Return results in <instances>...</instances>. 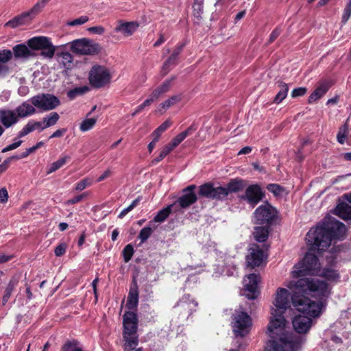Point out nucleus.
<instances>
[{
    "label": "nucleus",
    "mask_w": 351,
    "mask_h": 351,
    "mask_svg": "<svg viewBox=\"0 0 351 351\" xmlns=\"http://www.w3.org/2000/svg\"><path fill=\"white\" fill-rule=\"evenodd\" d=\"M286 286L289 289H293L296 293H305L315 298H292V304L296 310L307 315H298L293 317L292 324L295 331L305 334L311 329L312 317H318L322 313L326 299L330 294V287L327 283L317 279L300 278L297 281H289Z\"/></svg>",
    "instance_id": "obj_1"
},
{
    "label": "nucleus",
    "mask_w": 351,
    "mask_h": 351,
    "mask_svg": "<svg viewBox=\"0 0 351 351\" xmlns=\"http://www.w3.org/2000/svg\"><path fill=\"white\" fill-rule=\"evenodd\" d=\"M293 296L285 288H278L271 308V317L267 326V334L271 338L269 341L273 351H298L302 343L300 337L294 335L288 330L287 322L284 317L285 313L291 307L292 298L296 295L298 298H306L299 294L305 293H296L290 289Z\"/></svg>",
    "instance_id": "obj_2"
},
{
    "label": "nucleus",
    "mask_w": 351,
    "mask_h": 351,
    "mask_svg": "<svg viewBox=\"0 0 351 351\" xmlns=\"http://www.w3.org/2000/svg\"><path fill=\"white\" fill-rule=\"evenodd\" d=\"M346 232V228L343 223L334 221L328 228H311L306 234V241L312 250L324 251L330 246L332 237L341 239Z\"/></svg>",
    "instance_id": "obj_3"
},
{
    "label": "nucleus",
    "mask_w": 351,
    "mask_h": 351,
    "mask_svg": "<svg viewBox=\"0 0 351 351\" xmlns=\"http://www.w3.org/2000/svg\"><path fill=\"white\" fill-rule=\"evenodd\" d=\"M319 269L320 263L317 256L307 252L303 259L294 266L291 276L293 278H300L306 275H317Z\"/></svg>",
    "instance_id": "obj_4"
},
{
    "label": "nucleus",
    "mask_w": 351,
    "mask_h": 351,
    "mask_svg": "<svg viewBox=\"0 0 351 351\" xmlns=\"http://www.w3.org/2000/svg\"><path fill=\"white\" fill-rule=\"evenodd\" d=\"M29 48L34 50H41L40 55L46 59L51 60L53 58L58 50L64 48L65 45L55 46L51 39L46 36H36L27 41Z\"/></svg>",
    "instance_id": "obj_5"
},
{
    "label": "nucleus",
    "mask_w": 351,
    "mask_h": 351,
    "mask_svg": "<svg viewBox=\"0 0 351 351\" xmlns=\"http://www.w3.org/2000/svg\"><path fill=\"white\" fill-rule=\"evenodd\" d=\"M66 45H69L73 53L80 55L93 56L97 54L101 51L99 44L86 38L74 40Z\"/></svg>",
    "instance_id": "obj_6"
},
{
    "label": "nucleus",
    "mask_w": 351,
    "mask_h": 351,
    "mask_svg": "<svg viewBox=\"0 0 351 351\" xmlns=\"http://www.w3.org/2000/svg\"><path fill=\"white\" fill-rule=\"evenodd\" d=\"M232 323L234 334L241 337L250 332L252 326L250 317L246 313L239 311L233 314Z\"/></svg>",
    "instance_id": "obj_7"
},
{
    "label": "nucleus",
    "mask_w": 351,
    "mask_h": 351,
    "mask_svg": "<svg viewBox=\"0 0 351 351\" xmlns=\"http://www.w3.org/2000/svg\"><path fill=\"white\" fill-rule=\"evenodd\" d=\"M29 101L35 108L45 112L55 109L60 105V100L51 94H39L32 97Z\"/></svg>",
    "instance_id": "obj_8"
},
{
    "label": "nucleus",
    "mask_w": 351,
    "mask_h": 351,
    "mask_svg": "<svg viewBox=\"0 0 351 351\" xmlns=\"http://www.w3.org/2000/svg\"><path fill=\"white\" fill-rule=\"evenodd\" d=\"M111 80L109 70L103 66H94L89 73V81L92 86L96 88L104 86Z\"/></svg>",
    "instance_id": "obj_9"
},
{
    "label": "nucleus",
    "mask_w": 351,
    "mask_h": 351,
    "mask_svg": "<svg viewBox=\"0 0 351 351\" xmlns=\"http://www.w3.org/2000/svg\"><path fill=\"white\" fill-rule=\"evenodd\" d=\"M44 6L45 2L37 3L30 10L16 16L6 23L5 25L15 28L19 26L27 25L40 12Z\"/></svg>",
    "instance_id": "obj_10"
},
{
    "label": "nucleus",
    "mask_w": 351,
    "mask_h": 351,
    "mask_svg": "<svg viewBox=\"0 0 351 351\" xmlns=\"http://www.w3.org/2000/svg\"><path fill=\"white\" fill-rule=\"evenodd\" d=\"M199 194L208 199L223 200L228 197L225 186H215L210 182L205 183L199 186Z\"/></svg>",
    "instance_id": "obj_11"
},
{
    "label": "nucleus",
    "mask_w": 351,
    "mask_h": 351,
    "mask_svg": "<svg viewBox=\"0 0 351 351\" xmlns=\"http://www.w3.org/2000/svg\"><path fill=\"white\" fill-rule=\"evenodd\" d=\"M276 215V208L267 203L258 206L254 212L257 223L263 225L270 223L275 219Z\"/></svg>",
    "instance_id": "obj_12"
},
{
    "label": "nucleus",
    "mask_w": 351,
    "mask_h": 351,
    "mask_svg": "<svg viewBox=\"0 0 351 351\" xmlns=\"http://www.w3.org/2000/svg\"><path fill=\"white\" fill-rule=\"evenodd\" d=\"M267 258L265 251L256 244H252L246 256L247 266L250 268L261 266Z\"/></svg>",
    "instance_id": "obj_13"
},
{
    "label": "nucleus",
    "mask_w": 351,
    "mask_h": 351,
    "mask_svg": "<svg viewBox=\"0 0 351 351\" xmlns=\"http://www.w3.org/2000/svg\"><path fill=\"white\" fill-rule=\"evenodd\" d=\"M264 193L258 184L250 185L245 191V193L239 197L240 200L245 201L252 207H254L262 200Z\"/></svg>",
    "instance_id": "obj_14"
},
{
    "label": "nucleus",
    "mask_w": 351,
    "mask_h": 351,
    "mask_svg": "<svg viewBox=\"0 0 351 351\" xmlns=\"http://www.w3.org/2000/svg\"><path fill=\"white\" fill-rule=\"evenodd\" d=\"M260 280L258 275L251 274L243 279V287L247 293L245 294L248 299L253 300L258 295V283Z\"/></svg>",
    "instance_id": "obj_15"
},
{
    "label": "nucleus",
    "mask_w": 351,
    "mask_h": 351,
    "mask_svg": "<svg viewBox=\"0 0 351 351\" xmlns=\"http://www.w3.org/2000/svg\"><path fill=\"white\" fill-rule=\"evenodd\" d=\"M195 185H190L183 190V195L174 203L175 206L178 204L180 207L186 208L197 201V196L194 193Z\"/></svg>",
    "instance_id": "obj_16"
},
{
    "label": "nucleus",
    "mask_w": 351,
    "mask_h": 351,
    "mask_svg": "<svg viewBox=\"0 0 351 351\" xmlns=\"http://www.w3.org/2000/svg\"><path fill=\"white\" fill-rule=\"evenodd\" d=\"M19 119L14 110L10 108H0V123L5 128H9L16 124Z\"/></svg>",
    "instance_id": "obj_17"
},
{
    "label": "nucleus",
    "mask_w": 351,
    "mask_h": 351,
    "mask_svg": "<svg viewBox=\"0 0 351 351\" xmlns=\"http://www.w3.org/2000/svg\"><path fill=\"white\" fill-rule=\"evenodd\" d=\"M137 317L133 312H126L123 316V334H137Z\"/></svg>",
    "instance_id": "obj_18"
},
{
    "label": "nucleus",
    "mask_w": 351,
    "mask_h": 351,
    "mask_svg": "<svg viewBox=\"0 0 351 351\" xmlns=\"http://www.w3.org/2000/svg\"><path fill=\"white\" fill-rule=\"evenodd\" d=\"M139 24L136 21L123 22L119 21L115 31L120 32L124 36L128 37L132 35L138 28Z\"/></svg>",
    "instance_id": "obj_19"
},
{
    "label": "nucleus",
    "mask_w": 351,
    "mask_h": 351,
    "mask_svg": "<svg viewBox=\"0 0 351 351\" xmlns=\"http://www.w3.org/2000/svg\"><path fill=\"white\" fill-rule=\"evenodd\" d=\"M45 129L43 121H35L34 119L29 120L28 122L23 127L18 134L19 138H22L31 132L38 130L41 132Z\"/></svg>",
    "instance_id": "obj_20"
},
{
    "label": "nucleus",
    "mask_w": 351,
    "mask_h": 351,
    "mask_svg": "<svg viewBox=\"0 0 351 351\" xmlns=\"http://www.w3.org/2000/svg\"><path fill=\"white\" fill-rule=\"evenodd\" d=\"M19 119L30 117L36 113V108L30 101H24L18 106L15 110Z\"/></svg>",
    "instance_id": "obj_21"
},
{
    "label": "nucleus",
    "mask_w": 351,
    "mask_h": 351,
    "mask_svg": "<svg viewBox=\"0 0 351 351\" xmlns=\"http://www.w3.org/2000/svg\"><path fill=\"white\" fill-rule=\"evenodd\" d=\"M57 61L64 68L69 69L72 66L73 58L64 48L58 50L56 53Z\"/></svg>",
    "instance_id": "obj_22"
},
{
    "label": "nucleus",
    "mask_w": 351,
    "mask_h": 351,
    "mask_svg": "<svg viewBox=\"0 0 351 351\" xmlns=\"http://www.w3.org/2000/svg\"><path fill=\"white\" fill-rule=\"evenodd\" d=\"M330 85L327 82H322L313 90L308 97V103L313 104L322 98L329 90Z\"/></svg>",
    "instance_id": "obj_23"
},
{
    "label": "nucleus",
    "mask_w": 351,
    "mask_h": 351,
    "mask_svg": "<svg viewBox=\"0 0 351 351\" xmlns=\"http://www.w3.org/2000/svg\"><path fill=\"white\" fill-rule=\"evenodd\" d=\"M174 80L175 77H171L165 80L160 85L153 90L152 92L153 93V97H156L158 99L160 96L169 91L171 88L173 86Z\"/></svg>",
    "instance_id": "obj_24"
},
{
    "label": "nucleus",
    "mask_w": 351,
    "mask_h": 351,
    "mask_svg": "<svg viewBox=\"0 0 351 351\" xmlns=\"http://www.w3.org/2000/svg\"><path fill=\"white\" fill-rule=\"evenodd\" d=\"M334 213L344 220L351 219V206L346 202L338 204Z\"/></svg>",
    "instance_id": "obj_25"
},
{
    "label": "nucleus",
    "mask_w": 351,
    "mask_h": 351,
    "mask_svg": "<svg viewBox=\"0 0 351 351\" xmlns=\"http://www.w3.org/2000/svg\"><path fill=\"white\" fill-rule=\"evenodd\" d=\"M124 339L123 348L125 351H131L136 348L138 343L137 334H123Z\"/></svg>",
    "instance_id": "obj_26"
},
{
    "label": "nucleus",
    "mask_w": 351,
    "mask_h": 351,
    "mask_svg": "<svg viewBox=\"0 0 351 351\" xmlns=\"http://www.w3.org/2000/svg\"><path fill=\"white\" fill-rule=\"evenodd\" d=\"M317 276H322L331 282H337L339 279V273L331 267L320 269Z\"/></svg>",
    "instance_id": "obj_27"
},
{
    "label": "nucleus",
    "mask_w": 351,
    "mask_h": 351,
    "mask_svg": "<svg viewBox=\"0 0 351 351\" xmlns=\"http://www.w3.org/2000/svg\"><path fill=\"white\" fill-rule=\"evenodd\" d=\"M196 128H193V126H190L186 130L178 134L176 137H174L169 144L175 149L177 146H178L189 135L191 134Z\"/></svg>",
    "instance_id": "obj_28"
},
{
    "label": "nucleus",
    "mask_w": 351,
    "mask_h": 351,
    "mask_svg": "<svg viewBox=\"0 0 351 351\" xmlns=\"http://www.w3.org/2000/svg\"><path fill=\"white\" fill-rule=\"evenodd\" d=\"M138 302V293L136 287H132L128 296L126 307L128 309H134L136 307Z\"/></svg>",
    "instance_id": "obj_29"
},
{
    "label": "nucleus",
    "mask_w": 351,
    "mask_h": 351,
    "mask_svg": "<svg viewBox=\"0 0 351 351\" xmlns=\"http://www.w3.org/2000/svg\"><path fill=\"white\" fill-rule=\"evenodd\" d=\"M228 195L231 193H236L244 189V182L241 180L234 179L225 186Z\"/></svg>",
    "instance_id": "obj_30"
},
{
    "label": "nucleus",
    "mask_w": 351,
    "mask_h": 351,
    "mask_svg": "<svg viewBox=\"0 0 351 351\" xmlns=\"http://www.w3.org/2000/svg\"><path fill=\"white\" fill-rule=\"evenodd\" d=\"M182 99L181 95H176L170 97L167 100L164 101L159 106L158 112L162 114L167 109L170 108L171 106L179 102Z\"/></svg>",
    "instance_id": "obj_31"
},
{
    "label": "nucleus",
    "mask_w": 351,
    "mask_h": 351,
    "mask_svg": "<svg viewBox=\"0 0 351 351\" xmlns=\"http://www.w3.org/2000/svg\"><path fill=\"white\" fill-rule=\"evenodd\" d=\"M13 53L16 58H28L32 56V51L25 45H17L13 48Z\"/></svg>",
    "instance_id": "obj_32"
},
{
    "label": "nucleus",
    "mask_w": 351,
    "mask_h": 351,
    "mask_svg": "<svg viewBox=\"0 0 351 351\" xmlns=\"http://www.w3.org/2000/svg\"><path fill=\"white\" fill-rule=\"evenodd\" d=\"M69 156H63L60 157L57 161H55L52 162L48 167V169L47 171V174H50L62 167H63L69 160H70Z\"/></svg>",
    "instance_id": "obj_33"
},
{
    "label": "nucleus",
    "mask_w": 351,
    "mask_h": 351,
    "mask_svg": "<svg viewBox=\"0 0 351 351\" xmlns=\"http://www.w3.org/2000/svg\"><path fill=\"white\" fill-rule=\"evenodd\" d=\"M278 86L280 90L274 99V102L277 104L282 102L286 98L289 91V87L286 83L280 82L278 84Z\"/></svg>",
    "instance_id": "obj_34"
},
{
    "label": "nucleus",
    "mask_w": 351,
    "mask_h": 351,
    "mask_svg": "<svg viewBox=\"0 0 351 351\" xmlns=\"http://www.w3.org/2000/svg\"><path fill=\"white\" fill-rule=\"evenodd\" d=\"M18 282H19V280L16 277L12 278L11 280H10V282L5 290V293L3 296V305L7 303V302L9 300L13 290L14 289L15 287L18 284Z\"/></svg>",
    "instance_id": "obj_35"
},
{
    "label": "nucleus",
    "mask_w": 351,
    "mask_h": 351,
    "mask_svg": "<svg viewBox=\"0 0 351 351\" xmlns=\"http://www.w3.org/2000/svg\"><path fill=\"white\" fill-rule=\"evenodd\" d=\"M60 119V115L56 112H52L43 118L44 126L46 128L56 125Z\"/></svg>",
    "instance_id": "obj_36"
},
{
    "label": "nucleus",
    "mask_w": 351,
    "mask_h": 351,
    "mask_svg": "<svg viewBox=\"0 0 351 351\" xmlns=\"http://www.w3.org/2000/svg\"><path fill=\"white\" fill-rule=\"evenodd\" d=\"M174 206L175 204H172L160 210L154 217V221L159 223L163 222L169 217Z\"/></svg>",
    "instance_id": "obj_37"
},
{
    "label": "nucleus",
    "mask_w": 351,
    "mask_h": 351,
    "mask_svg": "<svg viewBox=\"0 0 351 351\" xmlns=\"http://www.w3.org/2000/svg\"><path fill=\"white\" fill-rule=\"evenodd\" d=\"M254 236L258 242L265 241L268 237V230L265 227L257 226L254 228Z\"/></svg>",
    "instance_id": "obj_38"
},
{
    "label": "nucleus",
    "mask_w": 351,
    "mask_h": 351,
    "mask_svg": "<svg viewBox=\"0 0 351 351\" xmlns=\"http://www.w3.org/2000/svg\"><path fill=\"white\" fill-rule=\"evenodd\" d=\"M97 121V117H86L84 121H82L80 125V130L84 132L91 130Z\"/></svg>",
    "instance_id": "obj_39"
},
{
    "label": "nucleus",
    "mask_w": 351,
    "mask_h": 351,
    "mask_svg": "<svg viewBox=\"0 0 351 351\" xmlns=\"http://www.w3.org/2000/svg\"><path fill=\"white\" fill-rule=\"evenodd\" d=\"M348 132H349V125H348V123L346 122L341 127L339 128V132H338V134L337 136V141L340 144L343 145L345 143V141L348 134Z\"/></svg>",
    "instance_id": "obj_40"
},
{
    "label": "nucleus",
    "mask_w": 351,
    "mask_h": 351,
    "mask_svg": "<svg viewBox=\"0 0 351 351\" xmlns=\"http://www.w3.org/2000/svg\"><path fill=\"white\" fill-rule=\"evenodd\" d=\"M182 47H178L171 54V56L169 58V59L165 62L163 65V69H166L169 65L173 64L176 63L178 56L180 53L182 51Z\"/></svg>",
    "instance_id": "obj_41"
},
{
    "label": "nucleus",
    "mask_w": 351,
    "mask_h": 351,
    "mask_svg": "<svg viewBox=\"0 0 351 351\" xmlns=\"http://www.w3.org/2000/svg\"><path fill=\"white\" fill-rule=\"evenodd\" d=\"M171 125V122L169 120H166L159 127H158L152 133L153 137L159 140L162 133L165 132Z\"/></svg>",
    "instance_id": "obj_42"
},
{
    "label": "nucleus",
    "mask_w": 351,
    "mask_h": 351,
    "mask_svg": "<svg viewBox=\"0 0 351 351\" xmlns=\"http://www.w3.org/2000/svg\"><path fill=\"white\" fill-rule=\"evenodd\" d=\"M267 190L276 196L282 195L285 189L276 184H269L267 186Z\"/></svg>",
    "instance_id": "obj_43"
},
{
    "label": "nucleus",
    "mask_w": 351,
    "mask_h": 351,
    "mask_svg": "<svg viewBox=\"0 0 351 351\" xmlns=\"http://www.w3.org/2000/svg\"><path fill=\"white\" fill-rule=\"evenodd\" d=\"M141 200V197H138L134 200L132 201V202L130 204V206H128L127 208H124L119 215V218L124 217L129 212L132 210L139 203Z\"/></svg>",
    "instance_id": "obj_44"
},
{
    "label": "nucleus",
    "mask_w": 351,
    "mask_h": 351,
    "mask_svg": "<svg viewBox=\"0 0 351 351\" xmlns=\"http://www.w3.org/2000/svg\"><path fill=\"white\" fill-rule=\"evenodd\" d=\"M153 230L150 227H145L139 232L138 238L141 239V243L146 241L151 236Z\"/></svg>",
    "instance_id": "obj_45"
},
{
    "label": "nucleus",
    "mask_w": 351,
    "mask_h": 351,
    "mask_svg": "<svg viewBox=\"0 0 351 351\" xmlns=\"http://www.w3.org/2000/svg\"><path fill=\"white\" fill-rule=\"evenodd\" d=\"M134 254V248L131 244L127 245L123 250L124 261L128 263L132 258Z\"/></svg>",
    "instance_id": "obj_46"
},
{
    "label": "nucleus",
    "mask_w": 351,
    "mask_h": 351,
    "mask_svg": "<svg viewBox=\"0 0 351 351\" xmlns=\"http://www.w3.org/2000/svg\"><path fill=\"white\" fill-rule=\"evenodd\" d=\"M62 351H83L77 342H68L62 348Z\"/></svg>",
    "instance_id": "obj_47"
},
{
    "label": "nucleus",
    "mask_w": 351,
    "mask_h": 351,
    "mask_svg": "<svg viewBox=\"0 0 351 351\" xmlns=\"http://www.w3.org/2000/svg\"><path fill=\"white\" fill-rule=\"evenodd\" d=\"M88 21V18L86 16H82L77 19H73L67 22V25L69 26H77L84 24Z\"/></svg>",
    "instance_id": "obj_48"
},
{
    "label": "nucleus",
    "mask_w": 351,
    "mask_h": 351,
    "mask_svg": "<svg viewBox=\"0 0 351 351\" xmlns=\"http://www.w3.org/2000/svg\"><path fill=\"white\" fill-rule=\"evenodd\" d=\"M351 15V0H349L346 8H344L342 15V23H346L350 19Z\"/></svg>",
    "instance_id": "obj_49"
},
{
    "label": "nucleus",
    "mask_w": 351,
    "mask_h": 351,
    "mask_svg": "<svg viewBox=\"0 0 351 351\" xmlns=\"http://www.w3.org/2000/svg\"><path fill=\"white\" fill-rule=\"evenodd\" d=\"M92 184V182L88 178H85L80 181L78 183L76 184L75 189L78 191H81L84 190L86 187L90 186Z\"/></svg>",
    "instance_id": "obj_50"
},
{
    "label": "nucleus",
    "mask_w": 351,
    "mask_h": 351,
    "mask_svg": "<svg viewBox=\"0 0 351 351\" xmlns=\"http://www.w3.org/2000/svg\"><path fill=\"white\" fill-rule=\"evenodd\" d=\"M12 53L9 49L0 51V62H6L11 59Z\"/></svg>",
    "instance_id": "obj_51"
},
{
    "label": "nucleus",
    "mask_w": 351,
    "mask_h": 351,
    "mask_svg": "<svg viewBox=\"0 0 351 351\" xmlns=\"http://www.w3.org/2000/svg\"><path fill=\"white\" fill-rule=\"evenodd\" d=\"M35 151H36L35 148H34V147H31L29 148L26 149L25 152L22 153L20 156H18V155L12 156L10 158H12V160H14V159L19 160V159L25 158L27 157L32 153L34 152Z\"/></svg>",
    "instance_id": "obj_52"
},
{
    "label": "nucleus",
    "mask_w": 351,
    "mask_h": 351,
    "mask_svg": "<svg viewBox=\"0 0 351 351\" xmlns=\"http://www.w3.org/2000/svg\"><path fill=\"white\" fill-rule=\"evenodd\" d=\"M88 195V193H84L80 195L75 196L72 199H70L66 201V205H71L76 204L80 201H82L84 198H85Z\"/></svg>",
    "instance_id": "obj_53"
},
{
    "label": "nucleus",
    "mask_w": 351,
    "mask_h": 351,
    "mask_svg": "<svg viewBox=\"0 0 351 351\" xmlns=\"http://www.w3.org/2000/svg\"><path fill=\"white\" fill-rule=\"evenodd\" d=\"M307 90L304 87H300L297 88L293 90L291 92V97H298L302 96L306 94Z\"/></svg>",
    "instance_id": "obj_54"
},
{
    "label": "nucleus",
    "mask_w": 351,
    "mask_h": 351,
    "mask_svg": "<svg viewBox=\"0 0 351 351\" xmlns=\"http://www.w3.org/2000/svg\"><path fill=\"white\" fill-rule=\"evenodd\" d=\"M193 14L197 19L202 18V14H203V8L204 5L200 4L193 5Z\"/></svg>",
    "instance_id": "obj_55"
},
{
    "label": "nucleus",
    "mask_w": 351,
    "mask_h": 351,
    "mask_svg": "<svg viewBox=\"0 0 351 351\" xmlns=\"http://www.w3.org/2000/svg\"><path fill=\"white\" fill-rule=\"evenodd\" d=\"M22 142L23 141L21 140H19L17 141H15L13 143H12L10 145H8L7 147H4L1 150V152L2 153H5V152H7L15 149H16L17 147H19L21 145Z\"/></svg>",
    "instance_id": "obj_56"
},
{
    "label": "nucleus",
    "mask_w": 351,
    "mask_h": 351,
    "mask_svg": "<svg viewBox=\"0 0 351 351\" xmlns=\"http://www.w3.org/2000/svg\"><path fill=\"white\" fill-rule=\"evenodd\" d=\"M66 246L64 243H61L59 245H58L55 250L54 253L56 256H62L65 252H66Z\"/></svg>",
    "instance_id": "obj_57"
},
{
    "label": "nucleus",
    "mask_w": 351,
    "mask_h": 351,
    "mask_svg": "<svg viewBox=\"0 0 351 351\" xmlns=\"http://www.w3.org/2000/svg\"><path fill=\"white\" fill-rule=\"evenodd\" d=\"M8 192L7 189L3 187L0 189V203H6L8 200Z\"/></svg>",
    "instance_id": "obj_58"
},
{
    "label": "nucleus",
    "mask_w": 351,
    "mask_h": 351,
    "mask_svg": "<svg viewBox=\"0 0 351 351\" xmlns=\"http://www.w3.org/2000/svg\"><path fill=\"white\" fill-rule=\"evenodd\" d=\"M156 100H157V98L156 97H153V93H152L149 95L148 98L141 105L144 109L145 107L150 106Z\"/></svg>",
    "instance_id": "obj_59"
},
{
    "label": "nucleus",
    "mask_w": 351,
    "mask_h": 351,
    "mask_svg": "<svg viewBox=\"0 0 351 351\" xmlns=\"http://www.w3.org/2000/svg\"><path fill=\"white\" fill-rule=\"evenodd\" d=\"M88 30L95 34L101 35L104 33V28L101 26H94L89 27Z\"/></svg>",
    "instance_id": "obj_60"
},
{
    "label": "nucleus",
    "mask_w": 351,
    "mask_h": 351,
    "mask_svg": "<svg viewBox=\"0 0 351 351\" xmlns=\"http://www.w3.org/2000/svg\"><path fill=\"white\" fill-rule=\"evenodd\" d=\"M173 149L174 148L169 143L162 149L160 154L165 158Z\"/></svg>",
    "instance_id": "obj_61"
},
{
    "label": "nucleus",
    "mask_w": 351,
    "mask_h": 351,
    "mask_svg": "<svg viewBox=\"0 0 351 351\" xmlns=\"http://www.w3.org/2000/svg\"><path fill=\"white\" fill-rule=\"evenodd\" d=\"M12 160V158H8L5 160L2 164L0 165V174L5 172L9 167L10 162Z\"/></svg>",
    "instance_id": "obj_62"
},
{
    "label": "nucleus",
    "mask_w": 351,
    "mask_h": 351,
    "mask_svg": "<svg viewBox=\"0 0 351 351\" xmlns=\"http://www.w3.org/2000/svg\"><path fill=\"white\" fill-rule=\"evenodd\" d=\"M66 128L58 129L49 136V138L62 137L66 133Z\"/></svg>",
    "instance_id": "obj_63"
},
{
    "label": "nucleus",
    "mask_w": 351,
    "mask_h": 351,
    "mask_svg": "<svg viewBox=\"0 0 351 351\" xmlns=\"http://www.w3.org/2000/svg\"><path fill=\"white\" fill-rule=\"evenodd\" d=\"M280 34V29L278 27L274 29L269 36V43H271L274 42L279 36Z\"/></svg>",
    "instance_id": "obj_64"
}]
</instances>
